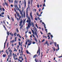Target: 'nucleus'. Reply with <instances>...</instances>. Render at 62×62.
I'll return each mask as SVG.
<instances>
[{
  "label": "nucleus",
  "mask_w": 62,
  "mask_h": 62,
  "mask_svg": "<svg viewBox=\"0 0 62 62\" xmlns=\"http://www.w3.org/2000/svg\"><path fill=\"white\" fill-rule=\"evenodd\" d=\"M27 17L28 18V20H27V23H29L28 24V26L26 27V29L27 30H28L29 29V28L30 27V26L31 25V19H30V17L29 16H28L27 15Z\"/></svg>",
  "instance_id": "obj_1"
},
{
  "label": "nucleus",
  "mask_w": 62,
  "mask_h": 62,
  "mask_svg": "<svg viewBox=\"0 0 62 62\" xmlns=\"http://www.w3.org/2000/svg\"><path fill=\"white\" fill-rule=\"evenodd\" d=\"M14 4H15V8L16 9V8L17 9H18V6H17V4H18V1L17 0H15L14 2Z\"/></svg>",
  "instance_id": "obj_2"
},
{
  "label": "nucleus",
  "mask_w": 62,
  "mask_h": 62,
  "mask_svg": "<svg viewBox=\"0 0 62 62\" xmlns=\"http://www.w3.org/2000/svg\"><path fill=\"white\" fill-rule=\"evenodd\" d=\"M29 7H30L29 5H28V8H27L26 9V15L27 17V15L29 17V16H28V8H29Z\"/></svg>",
  "instance_id": "obj_3"
},
{
  "label": "nucleus",
  "mask_w": 62,
  "mask_h": 62,
  "mask_svg": "<svg viewBox=\"0 0 62 62\" xmlns=\"http://www.w3.org/2000/svg\"><path fill=\"white\" fill-rule=\"evenodd\" d=\"M32 31L33 34L35 35H36L37 38H38V36L37 35V33H36V32H35V33H34V31L33 30H32Z\"/></svg>",
  "instance_id": "obj_4"
},
{
  "label": "nucleus",
  "mask_w": 62,
  "mask_h": 62,
  "mask_svg": "<svg viewBox=\"0 0 62 62\" xmlns=\"http://www.w3.org/2000/svg\"><path fill=\"white\" fill-rule=\"evenodd\" d=\"M27 42H29V43L28 44V46H29V45H31V40H27Z\"/></svg>",
  "instance_id": "obj_5"
},
{
  "label": "nucleus",
  "mask_w": 62,
  "mask_h": 62,
  "mask_svg": "<svg viewBox=\"0 0 62 62\" xmlns=\"http://www.w3.org/2000/svg\"><path fill=\"white\" fill-rule=\"evenodd\" d=\"M34 28H33V29L35 31L34 33H35V32L37 33V29H36V28L35 27H34Z\"/></svg>",
  "instance_id": "obj_6"
},
{
  "label": "nucleus",
  "mask_w": 62,
  "mask_h": 62,
  "mask_svg": "<svg viewBox=\"0 0 62 62\" xmlns=\"http://www.w3.org/2000/svg\"><path fill=\"white\" fill-rule=\"evenodd\" d=\"M39 52V54L38 55L39 56L40 55V49L39 48V50H38V51L37 52V54H38Z\"/></svg>",
  "instance_id": "obj_7"
},
{
  "label": "nucleus",
  "mask_w": 62,
  "mask_h": 62,
  "mask_svg": "<svg viewBox=\"0 0 62 62\" xmlns=\"http://www.w3.org/2000/svg\"><path fill=\"white\" fill-rule=\"evenodd\" d=\"M5 2H4V4H5L6 5V6H7V7H8V3H7V2H6V1H5Z\"/></svg>",
  "instance_id": "obj_8"
},
{
  "label": "nucleus",
  "mask_w": 62,
  "mask_h": 62,
  "mask_svg": "<svg viewBox=\"0 0 62 62\" xmlns=\"http://www.w3.org/2000/svg\"><path fill=\"white\" fill-rule=\"evenodd\" d=\"M24 8H25L26 7V1L25 0H24Z\"/></svg>",
  "instance_id": "obj_9"
},
{
  "label": "nucleus",
  "mask_w": 62,
  "mask_h": 62,
  "mask_svg": "<svg viewBox=\"0 0 62 62\" xmlns=\"http://www.w3.org/2000/svg\"><path fill=\"white\" fill-rule=\"evenodd\" d=\"M31 25H32V27H34V23L31 22Z\"/></svg>",
  "instance_id": "obj_10"
},
{
  "label": "nucleus",
  "mask_w": 62,
  "mask_h": 62,
  "mask_svg": "<svg viewBox=\"0 0 62 62\" xmlns=\"http://www.w3.org/2000/svg\"><path fill=\"white\" fill-rule=\"evenodd\" d=\"M57 46L58 47V49L57 50V49H56V51H58V50H59V45L58 44Z\"/></svg>",
  "instance_id": "obj_11"
},
{
  "label": "nucleus",
  "mask_w": 62,
  "mask_h": 62,
  "mask_svg": "<svg viewBox=\"0 0 62 62\" xmlns=\"http://www.w3.org/2000/svg\"><path fill=\"white\" fill-rule=\"evenodd\" d=\"M0 17H4V16L3 15H2V14L1 13L0 14Z\"/></svg>",
  "instance_id": "obj_12"
},
{
  "label": "nucleus",
  "mask_w": 62,
  "mask_h": 62,
  "mask_svg": "<svg viewBox=\"0 0 62 62\" xmlns=\"http://www.w3.org/2000/svg\"><path fill=\"white\" fill-rule=\"evenodd\" d=\"M9 33H10L9 32H8V31L7 32V34L8 35V36H9Z\"/></svg>",
  "instance_id": "obj_13"
},
{
  "label": "nucleus",
  "mask_w": 62,
  "mask_h": 62,
  "mask_svg": "<svg viewBox=\"0 0 62 62\" xmlns=\"http://www.w3.org/2000/svg\"><path fill=\"white\" fill-rule=\"evenodd\" d=\"M21 21L20 23H22V22H23V20H22V19H21Z\"/></svg>",
  "instance_id": "obj_14"
},
{
  "label": "nucleus",
  "mask_w": 62,
  "mask_h": 62,
  "mask_svg": "<svg viewBox=\"0 0 62 62\" xmlns=\"http://www.w3.org/2000/svg\"><path fill=\"white\" fill-rule=\"evenodd\" d=\"M37 56V54H36L33 57V58H36V56Z\"/></svg>",
  "instance_id": "obj_15"
},
{
  "label": "nucleus",
  "mask_w": 62,
  "mask_h": 62,
  "mask_svg": "<svg viewBox=\"0 0 62 62\" xmlns=\"http://www.w3.org/2000/svg\"><path fill=\"white\" fill-rule=\"evenodd\" d=\"M7 51H8V50H7L6 51V53L7 54H8V51H7Z\"/></svg>",
  "instance_id": "obj_16"
},
{
  "label": "nucleus",
  "mask_w": 62,
  "mask_h": 62,
  "mask_svg": "<svg viewBox=\"0 0 62 62\" xmlns=\"http://www.w3.org/2000/svg\"><path fill=\"white\" fill-rule=\"evenodd\" d=\"M3 57H5L6 56V54H3Z\"/></svg>",
  "instance_id": "obj_17"
},
{
  "label": "nucleus",
  "mask_w": 62,
  "mask_h": 62,
  "mask_svg": "<svg viewBox=\"0 0 62 62\" xmlns=\"http://www.w3.org/2000/svg\"><path fill=\"white\" fill-rule=\"evenodd\" d=\"M25 12H24L23 15V16L24 17V18L25 17Z\"/></svg>",
  "instance_id": "obj_18"
},
{
  "label": "nucleus",
  "mask_w": 62,
  "mask_h": 62,
  "mask_svg": "<svg viewBox=\"0 0 62 62\" xmlns=\"http://www.w3.org/2000/svg\"><path fill=\"white\" fill-rule=\"evenodd\" d=\"M34 39L35 41H36V42H37L38 41L37 40V39H36V38H34Z\"/></svg>",
  "instance_id": "obj_19"
},
{
  "label": "nucleus",
  "mask_w": 62,
  "mask_h": 62,
  "mask_svg": "<svg viewBox=\"0 0 62 62\" xmlns=\"http://www.w3.org/2000/svg\"><path fill=\"white\" fill-rule=\"evenodd\" d=\"M6 42H5L4 43V49H5V47L6 46Z\"/></svg>",
  "instance_id": "obj_20"
},
{
  "label": "nucleus",
  "mask_w": 62,
  "mask_h": 62,
  "mask_svg": "<svg viewBox=\"0 0 62 62\" xmlns=\"http://www.w3.org/2000/svg\"><path fill=\"white\" fill-rule=\"evenodd\" d=\"M19 11L20 12V14H23V13H22V11Z\"/></svg>",
  "instance_id": "obj_21"
},
{
  "label": "nucleus",
  "mask_w": 62,
  "mask_h": 62,
  "mask_svg": "<svg viewBox=\"0 0 62 62\" xmlns=\"http://www.w3.org/2000/svg\"><path fill=\"white\" fill-rule=\"evenodd\" d=\"M17 35V33L16 32L14 34V35L15 36V37H16V35Z\"/></svg>",
  "instance_id": "obj_22"
},
{
  "label": "nucleus",
  "mask_w": 62,
  "mask_h": 62,
  "mask_svg": "<svg viewBox=\"0 0 62 62\" xmlns=\"http://www.w3.org/2000/svg\"><path fill=\"white\" fill-rule=\"evenodd\" d=\"M2 6H0V10L1 11L2 10V8H1V7Z\"/></svg>",
  "instance_id": "obj_23"
},
{
  "label": "nucleus",
  "mask_w": 62,
  "mask_h": 62,
  "mask_svg": "<svg viewBox=\"0 0 62 62\" xmlns=\"http://www.w3.org/2000/svg\"><path fill=\"white\" fill-rule=\"evenodd\" d=\"M45 29H46V25H43Z\"/></svg>",
  "instance_id": "obj_24"
},
{
  "label": "nucleus",
  "mask_w": 62,
  "mask_h": 62,
  "mask_svg": "<svg viewBox=\"0 0 62 62\" xmlns=\"http://www.w3.org/2000/svg\"><path fill=\"white\" fill-rule=\"evenodd\" d=\"M4 13H5L3 12H2V13H1V14H2V15H4Z\"/></svg>",
  "instance_id": "obj_25"
},
{
  "label": "nucleus",
  "mask_w": 62,
  "mask_h": 62,
  "mask_svg": "<svg viewBox=\"0 0 62 62\" xmlns=\"http://www.w3.org/2000/svg\"><path fill=\"white\" fill-rule=\"evenodd\" d=\"M54 44H55V46L56 47V46H57V45H56V43H54Z\"/></svg>",
  "instance_id": "obj_26"
},
{
  "label": "nucleus",
  "mask_w": 62,
  "mask_h": 62,
  "mask_svg": "<svg viewBox=\"0 0 62 62\" xmlns=\"http://www.w3.org/2000/svg\"><path fill=\"white\" fill-rule=\"evenodd\" d=\"M26 52L27 54H29V52H28V50H26Z\"/></svg>",
  "instance_id": "obj_27"
},
{
  "label": "nucleus",
  "mask_w": 62,
  "mask_h": 62,
  "mask_svg": "<svg viewBox=\"0 0 62 62\" xmlns=\"http://www.w3.org/2000/svg\"><path fill=\"white\" fill-rule=\"evenodd\" d=\"M28 4L29 5L30 4V1H29L28 2Z\"/></svg>",
  "instance_id": "obj_28"
},
{
  "label": "nucleus",
  "mask_w": 62,
  "mask_h": 62,
  "mask_svg": "<svg viewBox=\"0 0 62 62\" xmlns=\"http://www.w3.org/2000/svg\"><path fill=\"white\" fill-rule=\"evenodd\" d=\"M8 19H9V20H10V19L9 18V15H8Z\"/></svg>",
  "instance_id": "obj_29"
},
{
  "label": "nucleus",
  "mask_w": 62,
  "mask_h": 62,
  "mask_svg": "<svg viewBox=\"0 0 62 62\" xmlns=\"http://www.w3.org/2000/svg\"><path fill=\"white\" fill-rule=\"evenodd\" d=\"M35 25H36V27H37V28H39V27H38V26H37V24H36Z\"/></svg>",
  "instance_id": "obj_30"
},
{
  "label": "nucleus",
  "mask_w": 62,
  "mask_h": 62,
  "mask_svg": "<svg viewBox=\"0 0 62 62\" xmlns=\"http://www.w3.org/2000/svg\"><path fill=\"white\" fill-rule=\"evenodd\" d=\"M29 34H31V31H30L29 32Z\"/></svg>",
  "instance_id": "obj_31"
},
{
  "label": "nucleus",
  "mask_w": 62,
  "mask_h": 62,
  "mask_svg": "<svg viewBox=\"0 0 62 62\" xmlns=\"http://www.w3.org/2000/svg\"><path fill=\"white\" fill-rule=\"evenodd\" d=\"M2 10H3V11H5V9L3 8H2Z\"/></svg>",
  "instance_id": "obj_32"
},
{
  "label": "nucleus",
  "mask_w": 62,
  "mask_h": 62,
  "mask_svg": "<svg viewBox=\"0 0 62 62\" xmlns=\"http://www.w3.org/2000/svg\"><path fill=\"white\" fill-rule=\"evenodd\" d=\"M28 30H27V31H26L25 32V34H26V33H28Z\"/></svg>",
  "instance_id": "obj_33"
},
{
  "label": "nucleus",
  "mask_w": 62,
  "mask_h": 62,
  "mask_svg": "<svg viewBox=\"0 0 62 62\" xmlns=\"http://www.w3.org/2000/svg\"><path fill=\"white\" fill-rule=\"evenodd\" d=\"M39 4H38V5H37L38 8H39Z\"/></svg>",
  "instance_id": "obj_34"
},
{
  "label": "nucleus",
  "mask_w": 62,
  "mask_h": 62,
  "mask_svg": "<svg viewBox=\"0 0 62 62\" xmlns=\"http://www.w3.org/2000/svg\"><path fill=\"white\" fill-rule=\"evenodd\" d=\"M45 30L46 31V33H47V29H45Z\"/></svg>",
  "instance_id": "obj_35"
},
{
  "label": "nucleus",
  "mask_w": 62,
  "mask_h": 62,
  "mask_svg": "<svg viewBox=\"0 0 62 62\" xmlns=\"http://www.w3.org/2000/svg\"><path fill=\"white\" fill-rule=\"evenodd\" d=\"M35 61L36 62H37V59H35Z\"/></svg>",
  "instance_id": "obj_36"
},
{
  "label": "nucleus",
  "mask_w": 62,
  "mask_h": 62,
  "mask_svg": "<svg viewBox=\"0 0 62 62\" xmlns=\"http://www.w3.org/2000/svg\"><path fill=\"white\" fill-rule=\"evenodd\" d=\"M48 41H46V44H48Z\"/></svg>",
  "instance_id": "obj_37"
},
{
  "label": "nucleus",
  "mask_w": 62,
  "mask_h": 62,
  "mask_svg": "<svg viewBox=\"0 0 62 62\" xmlns=\"http://www.w3.org/2000/svg\"><path fill=\"white\" fill-rule=\"evenodd\" d=\"M18 5L20 8H21V5L20 4H19Z\"/></svg>",
  "instance_id": "obj_38"
},
{
  "label": "nucleus",
  "mask_w": 62,
  "mask_h": 62,
  "mask_svg": "<svg viewBox=\"0 0 62 62\" xmlns=\"http://www.w3.org/2000/svg\"><path fill=\"white\" fill-rule=\"evenodd\" d=\"M17 38L16 37H15V41H16V39Z\"/></svg>",
  "instance_id": "obj_39"
},
{
  "label": "nucleus",
  "mask_w": 62,
  "mask_h": 62,
  "mask_svg": "<svg viewBox=\"0 0 62 62\" xmlns=\"http://www.w3.org/2000/svg\"><path fill=\"white\" fill-rule=\"evenodd\" d=\"M25 45H27V42L26 41L25 42Z\"/></svg>",
  "instance_id": "obj_40"
},
{
  "label": "nucleus",
  "mask_w": 62,
  "mask_h": 62,
  "mask_svg": "<svg viewBox=\"0 0 62 62\" xmlns=\"http://www.w3.org/2000/svg\"><path fill=\"white\" fill-rule=\"evenodd\" d=\"M31 19L32 20H33V16H32V15L31 16Z\"/></svg>",
  "instance_id": "obj_41"
},
{
  "label": "nucleus",
  "mask_w": 62,
  "mask_h": 62,
  "mask_svg": "<svg viewBox=\"0 0 62 62\" xmlns=\"http://www.w3.org/2000/svg\"><path fill=\"white\" fill-rule=\"evenodd\" d=\"M42 24H44V25H45V24L43 22H42Z\"/></svg>",
  "instance_id": "obj_42"
},
{
  "label": "nucleus",
  "mask_w": 62,
  "mask_h": 62,
  "mask_svg": "<svg viewBox=\"0 0 62 62\" xmlns=\"http://www.w3.org/2000/svg\"><path fill=\"white\" fill-rule=\"evenodd\" d=\"M35 19L36 21H37V20H38V19H37V18H35Z\"/></svg>",
  "instance_id": "obj_43"
},
{
  "label": "nucleus",
  "mask_w": 62,
  "mask_h": 62,
  "mask_svg": "<svg viewBox=\"0 0 62 62\" xmlns=\"http://www.w3.org/2000/svg\"><path fill=\"white\" fill-rule=\"evenodd\" d=\"M53 48L54 51H55V48L54 47H53Z\"/></svg>",
  "instance_id": "obj_44"
},
{
  "label": "nucleus",
  "mask_w": 62,
  "mask_h": 62,
  "mask_svg": "<svg viewBox=\"0 0 62 62\" xmlns=\"http://www.w3.org/2000/svg\"><path fill=\"white\" fill-rule=\"evenodd\" d=\"M32 36L33 37H34V38H35V35H33V34L32 35Z\"/></svg>",
  "instance_id": "obj_45"
},
{
  "label": "nucleus",
  "mask_w": 62,
  "mask_h": 62,
  "mask_svg": "<svg viewBox=\"0 0 62 62\" xmlns=\"http://www.w3.org/2000/svg\"><path fill=\"white\" fill-rule=\"evenodd\" d=\"M36 14L37 15L39 16V13H38V12H37L36 13Z\"/></svg>",
  "instance_id": "obj_46"
},
{
  "label": "nucleus",
  "mask_w": 62,
  "mask_h": 62,
  "mask_svg": "<svg viewBox=\"0 0 62 62\" xmlns=\"http://www.w3.org/2000/svg\"><path fill=\"white\" fill-rule=\"evenodd\" d=\"M23 26H21L20 27V29H22V27H23Z\"/></svg>",
  "instance_id": "obj_47"
},
{
  "label": "nucleus",
  "mask_w": 62,
  "mask_h": 62,
  "mask_svg": "<svg viewBox=\"0 0 62 62\" xmlns=\"http://www.w3.org/2000/svg\"><path fill=\"white\" fill-rule=\"evenodd\" d=\"M36 43L35 42H33L32 43V44H35Z\"/></svg>",
  "instance_id": "obj_48"
},
{
  "label": "nucleus",
  "mask_w": 62,
  "mask_h": 62,
  "mask_svg": "<svg viewBox=\"0 0 62 62\" xmlns=\"http://www.w3.org/2000/svg\"><path fill=\"white\" fill-rule=\"evenodd\" d=\"M16 31H17V32H18V29L17 28L16 29Z\"/></svg>",
  "instance_id": "obj_49"
},
{
  "label": "nucleus",
  "mask_w": 62,
  "mask_h": 62,
  "mask_svg": "<svg viewBox=\"0 0 62 62\" xmlns=\"http://www.w3.org/2000/svg\"><path fill=\"white\" fill-rule=\"evenodd\" d=\"M19 37H20V39H21V38H22V37H21V36H20V35H19Z\"/></svg>",
  "instance_id": "obj_50"
},
{
  "label": "nucleus",
  "mask_w": 62,
  "mask_h": 62,
  "mask_svg": "<svg viewBox=\"0 0 62 62\" xmlns=\"http://www.w3.org/2000/svg\"><path fill=\"white\" fill-rule=\"evenodd\" d=\"M22 12H23V8H22Z\"/></svg>",
  "instance_id": "obj_51"
},
{
  "label": "nucleus",
  "mask_w": 62,
  "mask_h": 62,
  "mask_svg": "<svg viewBox=\"0 0 62 62\" xmlns=\"http://www.w3.org/2000/svg\"><path fill=\"white\" fill-rule=\"evenodd\" d=\"M43 7H45V3H44L43 4Z\"/></svg>",
  "instance_id": "obj_52"
},
{
  "label": "nucleus",
  "mask_w": 62,
  "mask_h": 62,
  "mask_svg": "<svg viewBox=\"0 0 62 62\" xmlns=\"http://www.w3.org/2000/svg\"><path fill=\"white\" fill-rule=\"evenodd\" d=\"M50 36L51 37V38H53V35H50Z\"/></svg>",
  "instance_id": "obj_53"
},
{
  "label": "nucleus",
  "mask_w": 62,
  "mask_h": 62,
  "mask_svg": "<svg viewBox=\"0 0 62 62\" xmlns=\"http://www.w3.org/2000/svg\"><path fill=\"white\" fill-rule=\"evenodd\" d=\"M20 23V24H19V25H20V26H21L22 25V23Z\"/></svg>",
  "instance_id": "obj_54"
},
{
  "label": "nucleus",
  "mask_w": 62,
  "mask_h": 62,
  "mask_svg": "<svg viewBox=\"0 0 62 62\" xmlns=\"http://www.w3.org/2000/svg\"><path fill=\"white\" fill-rule=\"evenodd\" d=\"M21 15L22 17H23V14H21Z\"/></svg>",
  "instance_id": "obj_55"
},
{
  "label": "nucleus",
  "mask_w": 62,
  "mask_h": 62,
  "mask_svg": "<svg viewBox=\"0 0 62 62\" xmlns=\"http://www.w3.org/2000/svg\"><path fill=\"white\" fill-rule=\"evenodd\" d=\"M44 40H45L44 39V40H42V42H44Z\"/></svg>",
  "instance_id": "obj_56"
},
{
  "label": "nucleus",
  "mask_w": 62,
  "mask_h": 62,
  "mask_svg": "<svg viewBox=\"0 0 62 62\" xmlns=\"http://www.w3.org/2000/svg\"><path fill=\"white\" fill-rule=\"evenodd\" d=\"M11 18L12 20V21H14V19H13V18H12V17H11Z\"/></svg>",
  "instance_id": "obj_57"
},
{
  "label": "nucleus",
  "mask_w": 62,
  "mask_h": 62,
  "mask_svg": "<svg viewBox=\"0 0 62 62\" xmlns=\"http://www.w3.org/2000/svg\"><path fill=\"white\" fill-rule=\"evenodd\" d=\"M40 32L41 33V34L42 35V34H43V33H42V32H41V31H40Z\"/></svg>",
  "instance_id": "obj_58"
},
{
  "label": "nucleus",
  "mask_w": 62,
  "mask_h": 62,
  "mask_svg": "<svg viewBox=\"0 0 62 62\" xmlns=\"http://www.w3.org/2000/svg\"><path fill=\"white\" fill-rule=\"evenodd\" d=\"M25 37L26 38H27V35L26 34L25 35Z\"/></svg>",
  "instance_id": "obj_59"
},
{
  "label": "nucleus",
  "mask_w": 62,
  "mask_h": 62,
  "mask_svg": "<svg viewBox=\"0 0 62 62\" xmlns=\"http://www.w3.org/2000/svg\"><path fill=\"white\" fill-rule=\"evenodd\" d=\"M8 1H9L10 3V2H11L10 0H8Z\"/></svg>",
  "instance_id": "obj_60"
},
{
  "label": "nucleus",
  "mask_w": 62,
  "mask_h": 62,
  "mask_svg": "<svg viewBox=\"0 0 62 62\" xmlns=\"http://www.w3.org/2000/svg\"><path fill=\"white\" fill-rule=\"evenodd\" d=\"M14 42V40H12V42Z\"/></svg>",
  "instance_id": "obj_61"
},
{
  "label": "nucleus",
  "mask_w": 62,
  "mask_h": 62,
  "mask_svg": "<svg viewBox=\"0 0 62 62\" xmlns=\"http://www.w3.org/2000/svg\"><path fill=\"white\" fill-rule=\"evenodd\" d=\"M11 3H13V0H11Z\"/></svg>",
  "instance_id": "obj_62"
},
{
  "label": "nucleus",
  "mask_w": 62,
  "mask_h": 62,
  "mask_svg": "<svg viewBox=\"0 0 62 62\" xmlns=\"http://www.w3.org/2000/svg\"><path fill=\"white\" fill-rule=\"evenodd\" d=\"M18 40L19 41H21V39H20V38H19Z\"/></svg>",
  "instance_id": "obj_63"
},
{
  "label": "nucleus",
  "mask_w": 62,
  "mask_h": 62,
  "mask_svg": "<svg viewBox=\"0 0 62 62\" xmlns=\"http://www.w3.org/2000/svg\"><path fill=\"white\" fill-rule=\"evenodd\" d=\"M17 51V50L15 49L14 50V51Z\"/></svg>",
  "instance_id": "obj_64"
}]
</instances>
